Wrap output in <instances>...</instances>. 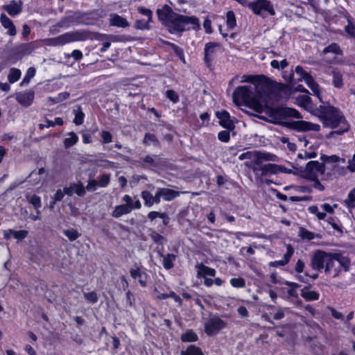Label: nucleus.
Here are the masks:
<instances>
[{"label": "nucleus", "mask_w": 355, "mask_h": 355, "mask_svg": "<svg viewBox=\"0 0 355 355\" xmlns=\"http://www.w3.org/2000/svg\"><path fill=\"white\" fill-rule=\"evenodd\" d=\"M267 94V87L259 92L254 89L252 85H244L235 89L232 98L236 105H245L258 113H261L266 106Z\"/></svg>", "instance_id": "obj_3"}, {"label": "nucleus", "mask_w": 355, "mask_h": 355, "mask_svg": "<svg viewBox=\"0 0 355 355\" xmlns=\"http://www.w3.org/2000/svg\"><path fill=\"white\" fill-rule=\"evenodd\" d=\"M216 116L219 120V124L227 129H233L234 128L235 119L232 117L228 112L221 110L216 112Z\"/></svg>", "instance_id": "obj_12"}, {"label": "nucleus", "mask_w": 355, "mask_h": 355, "mask_svg": "<svg viewBox=\"0 0 355 355\" xmlns=\"http://www.w3.org/2000/svg\"><path fill=\"white\" fill-rule=\"evenodd\" d=\"M301 295L306 301H314L319 299V293L316 291H311L307 288H304L301 291Z\"/></svg>", "instance_id": "obj_30"}, {"label": "nucleus", "mask_w": 355, "mask_h": 355, "mask_svg": "<svg viewBox=\"0 0 355 355\" xmlns=\"http://www.w3.org/2000/svg\"><path fill=\"white\" fill-rule=\"evenodd\" d=\"M248 8H250L254 15L263 17L267 15L274 16L275 15L274 6L270 0H254L250 2Z\"/></svg>", "instance_id": "obj_8"}, {"label": "nucleus", "mask_w": 355, "mask_h": 355, "mask_svg": "<svg viewBox=\"0 0 355 355\" xmlns=\"http://www.w3.org/2000/svg\"><path fill=\"white\" fill-rule=\"evenodd\" d=\"M34 97L35 94L33 91L19 92L16 94L17 101L24 107L30 106L34 100Z\"/></svg>", "instance_id": "obj_17"}, {"label": "nucleus", "mask_w": 355, "mask_h": 355, "mask_svg": "<svg viewBox=\"0 0 355 355\" xmlns=\"http://www.w3.org/2000/svg\"><path fill=\"white\" fill-rule=\"evenodd\" d=\"M225 325V322L217 316H213L205 323V331L207 335H213L223 329Z\"/></svg>", "instance_id": "obj_10"}, {"label": "nucleus", "mask_w": 355, "mask_h": 355, "mask_svg": "<svg viewBox=\"0 0 355 355\" xmlns=\"http://www.w3.org/2000/svg\"><path fill=\"white\" fill-rule=\"evenodd\" d=\"M183 342H195L198 340L197 334L192 330H188L181 336Z\"/></svg>", "instance_id": "obj_35"}, {"label": "nucleus", "mask_w": 355, "mask_h": 355, "mask_svg": "<svg viewBox=\"0 0 355 355\" xmlns=\"http://www.w3.org/2000/svg\"><path fill=\"white\" fill-rule=\"evenodd\" d=\"M21 73V71L16 68H12L10 70L8 79L10 83H14L19 80Z\"/></svg>", "instance_id": "obj_34"}, {"label": "nucleus", "mask_w": 355, "mask_h": 355, "mask_svg": "<svg viewBox=\"0 0 355 355\" xmlns=\"http://www.w3.org/2000/svg\"><path fill=\"white\" fill-rule=\"evenodd\" d=\"M218 138L220 141L227 142L230 140V132L226 130H222L219 132L218 135Z\"/></svg>", "instance_id": "obj_52"}, {"label": "nucleus", "mask_w": 355, "mask_h": 355, "mask_svg": "<svg viewBox=\"0 0 355 355\" xmlns=\"http://www.w3.org/2000/svg\"><path fill=\"white\" fill-rule=\"evenodd\" d=\"M98 182L94 179H90L88 181L87 185L86 186V189L88 191H94L96 189L98 185Z\"/></svg>", "instance_id": "obj_56"}, {"label": "nucleus", "mask_w": 355, "mask_h": 355, "mask_svg": "<svg viewBox=\"0 0 355 355\" xmlns=\"http://www.w3.org/2000/svg\"><path fill=\"white\" fill-rule=\"evenodd\" d=\"M304 262L300 259L297 260L296 265H295V271L297 273H302L304 271Z\"/></svg>", "instance_id": "obj_62"}, {"label": "nucleus", "mask_w": 355, "mask_h": 355, "mask_svg": "<svg viewBox=\"0 0 355 355\" xmlns=\"http://www.w3.org/2000/svg\"><path fill=\"white\" fill-rule=\"evenodd\" d=\"M26 198L28 202L33 205L37 213H40V208L41 207V199L40 197L33 195L32 196H27Z\"/></svg>", "instance_id": "obj_36"}, {"label": "nucleus", "mask_w": 355, "mask_h": 355, "mask_svg": "<svg viewBox=\"0 0 355 355\" xmlns=\"http://www.w3.org/2000/svg\"><path fill=\"white\" fill-rule=\"evenodd\" d=\"M219 48V44L216 42H209L205 45V62L207 65L211 64L217 50Z\"/></svg>", "instance_id": "obj_18"}, {"label": "nucleus", "mask_w": 355, "mask_h": 355, "mask_svg": "<svg viewBox=\"0 0 355 355\" xmlns=\"http://www.w3.org/2000/svg\"><path fill=\"white\" fill-rule=\"evenodd\" d=\"M230 282L234 288H243L245 286V282L243 278H232Z\"/></svg>", "instance_id": "obj_45"}, {"label": "nucleus", "mask_w": 355, "mask_h": 355, "mask_svg": "<svg viewBox=\"0 0 355 355\" xmlns=\"http://www.w3.org/2000/svg\"><path fill=\"white\" fill-rule=\"evenodd\" d=\"M138 11L147 17L148 18V21H151V19H152V12L151 10H150L149 9H147V8H143V7H139L138 8Z\"/></svg>", "instance_id": "obj_54"}, {"label": "nucleus", "mask_w": 355, "mask_h": 355, "mask_svg": "<svg viewBox=\"0 0 355 355\" xmlns=\"http://www.w3.org/2000/svg\"><path fill=\"white\" fill-rule=\"evenodd\" d=\"M320 207L324 211H320L319 208L315 205L310 206L308 210L311 214L315 215L318 220H324L326 218L327 214H334L331 205L328 203L321 205Z\"/></svg>", "instance_id": "obj_14"}, {"label": "nucleus", "mask_w": 355, "mask_h": 355, "mask_svg": "<svg viewBox=\"0 0 355 355\" xmlns=\"http://www.w3.org/2000/svg\"><path fill=\"white\" fill-rule=\"evenodd\" d=\"M69 96V94L67 92H62L60 93L55 98V103H59L64 100H66Z\"/></svg>", "instance_id": "obj_60"}, {"label": "nucleus", "mask_w": 355, "mask_h": 355, "mask_svg": "<svg viewBox=\"0 0 355 355\" xmlns=\"http://www.w3.org/2000/svg\"><path fill=\"white\" fill-rule=\"evenodd\" d=\"M286 114H288V116H293L294 118H297V119L301 118V115H300V112L297 110L293 109V108L288 109L286 111Z\"/></svg>", "instance_id": "obj_59"}, {"label": "nucleus", "mask_w": 355, "mask_h": 355, "mask_svg": "<svg viewBox=\"0 0 355 355\" xmlns=\"http://www.w3.org/2000/svg\"><path fill=\"white\" fill-rule=\"evenodd\" d=\"M345 31L349 36L355 39V25L349 19H347V25L345 27Z\"/></svg>", "instance_id": "obj_40"}, {"label": "nucleus", "mask_w": 355, "mask_h": 355, "mask_svg": "<svg viewBox=\"0 0 355 355\" xmlns=\"http://www.w3.org/2000/svg\"><path fill=\"white\" fill-rule=\"evenodd\" d=\"M164 216H165L164 214H162V213H159L157 211H154L149 212L148 214V217L150 220H153L154 219H155L157 217L163 218L164 217Z\"/></svg>", "instance_id": "obj_58"}, {"label": "nucleus", "mask_w": 355, "mask_h": 355, "mask_svg": "<svg viewBox=\"0 0 355 355\" xmlns=\"http://www.w3.org/2000/svg\"><path fill=\"white\" fill-rule=\"evenodd\" d=\"M292 127L299 131H315L318 132L320 130L319 124L311 123L305 121H295L293 123Z\"/></svg>", "instance_id": "obj_16"}, {"label": "nucleus", "mask_w": 355, "mask_h": 355, "mask_svg": "<svg viewBox=\"0 0 355 355\" xmlns=\"http://www.w3.org/2000/svg\"><path fill=\"white\" fill-rule=\"evenodd\" d=\"M311 264L313 269H324L326 275L335 278L339 276L343 270H349L351 260L343 253L318 250L313 255Z\"/></svg>", "instance_id": "obj_1"}, {"label": "nucleus", "mask_w": 355, "mask_h": 355, "mask_svg": "<svg viewBox=\"0 0 355 355\" xmlns=\"http://www.w3.org/2000/svg\"><path fill=\"white\" fill-rule=\"evenodd\" d=\"M287 252L284 255V257L282 260L272 261L269 263L270 266L278 267V266H284L286 265L290 261L292 255L293 254L294 250L291 245H287Z\"/></svg>", "instance_id": "obj_21"}, {"label": "nucleus", "mask_w": 355, "mask_h": 355, "mask_svg": "<svg viewBox=\"0 0 355 355\" xmlns=\"http://www.w3.org/2000/svg\"><path fill=\"white\" fill-rule=\"evenodd\" d=\"M295 72L300 76L299 80L304 81L306 85L312 91L313 94L319 99L320 102L323 103L321 96L322 89L314 80L313 78L308 72L304 71L301 66H297L295 67Z\"/></svg>", "instance_id": "obj_9"}, {"label": "nucleus", "mask_w": 355, "mask_h": 355, "mask_svg": "<svg viewBox=\"0 0 355 355\" xmlns=\"http://www.w3.org/2000/svg\"><path fill=\"white\" fill-rule=\"evenodd\" d=\"M156 141L155 137L152 134H146L144 137V143L146 144H150L151 143H154Z\"/></svg>", "instance_id": "obj_61"}, {"label": "nucleus", "mask_w": 355, "mask_h": 355, "mask_svg": "<svg viewBox=\"0 0 355 355\" xmlns=\"http://www.w3.org/2000/svg\"><path fill=\"white\" fill-rule=\"evenodd\" d=\"M77 40L76 35L72 33H67L59 35L57 37L48 39L45 41L46 44L51 46L64 45Z\"/></svg>", "instance_id": "obj_11"}, {"label": "nucleus", "mask_w": 355, "mask_h": 355, "mask_svg": "<svg viewBox=\"0 0 355 355\" xmlns=\"http://www.w3.org/2000/svg\"><path fill=\"white\" fill-rule=\"evenodd\" d=\"M321 159L323 162H332V163H337V162H342L343 163H345V159H341V158H340L339 157H338L336 155L328 156V155H322L321 156Z\"/></svg>", "instance_id": "obj_39"}, {"label": "nucleus", "mask_w": 355, "mask_h": 355, "mask_svg": "<svg viewBox=\"0 0 355 355\" xmlns=\"http://www.w3.org/2000/svg\"><path fill=\"white\" fill-rule=\"evenodd\" d=\"M110 24L111 26L119 28H126L129 26V22L125 18L116 14L110 15Z\"/></svg>", "instance_id": "obj_26"}, {"label": "nucleus", "mask_w": 355, "mask_h": 355, "mask_svg": "<svg viewBox=\"0 0 355 355\" xmlns=\"http://www.w3.org/2000/svg\"><path fill=\"white\" fill-rule=\"evenodd\" d=\"M130 272L131 277L137 280L141 286L144 287L147 285L148 275L144 267L135 266L130 269Z\"/></svg>", "instance_id": "obj_13"}, {"label": "nucleus", "mask_w": 355, "mask_h": 355, "mask_svg": "<svg viewBox=\"0 0 355 355\" xmlns=\"http://www.w3.org/2000/svg\"><path fill=\"white\" fill-rule=\"evenodd\" d=\"M275 88L277 90H279L282 94L288 96L292 94V88L288 85L279 83L276 85Z\"/></svg>", "instance_id": "obj_43"}, {"label": "nucleus", "mask_w": 355, "mask_h": 355, "mask_svg": "<svg viewBox=\"0 0 355 355\" xmlns=\"http://www.w3.org/2000/svg\"><path fill=\"white\" fill-rule=\"evenodd\" d=\"M141 198L144 200L145 205L148 207L153 206L154 204L160 202L157 191L155 193V196H153L150 192L144 191L141 192Z\"/></svg>", "instance_id": "obj_24"}, {"label": "nucleus", "mask_w": 355, "mask_h": 355, "mask_svg": "<svg viewBox=\"0 0 355 355\" xmlns=\"http://www.w3.org/2000/svg\"><path fill=\"white\" fill-rule=\"evenodd\" d=\"M78 140L79 138L75 132H69L66 135V138L63 141L64 146L66 148H70L75 145L78 141Z\"/></svg>", "instance_id": "obj_31"}, {"label": "nucleus", "mask_w": 355, "mask_h": 355, "mask_svg": "<svg viewBox=\"0 0 355 355\" xmlns=\"http://www.w3.org/2000/svg\"><path fill=\"white\" fill-rule=\"evenodd\" d=\"M347 168L352 173L355 172V154L349 159Z\"/></svg>", "instance_id": "obj_63"}, {"label": "nucleus", "mask_w": 355, "mask_h": 355, "mask_svg": "<svg viewBox=\"0 0 355 355\" xmlns=\"http://www.w3.org/2000/svg\"><path fill=\"white\" fill-rule=\"evenodd\" d=\"M101 136L103 139V144H109L112 141V136L111 133L108 131L103 130L101 132Z\"/></svg>", "instance_id": "obj_51"}, {"label": "nucleus", "mask_w": 355, "mask_h": 355, "mask_svg": "<svg viewBox=\"0 0 355 355\" xmlns=\"http://www.w3.org/2000/svg\"><path fill=\"white\" fill-rule=\"evenodd\" d=\"M110 180V175L103 174L99 177L98 184L101 187H105L106 186L108 185Z\"/></svg>", "instance_id": "obj_46"}, {"label": "nucleus", "mask_w": 355, "mask_h": 355, "mask_svg": "<svg viewBox=\"0 0 355 355\" xmlns=\"http://www.w3.org/2000/svg\"><path fill=\"white\" fill-rule=\"evenodd\" d=\"M166 96L173 103H177L179 101V96L173 90H167Z\"/></svg>", "instance_id": "obj_49"}, {"label": "nucleus", "mask_w": 355, "mask_h": 355, "mask_svg": "<svg viewBox=\"0 0 355 355\" xmlns=\"http://www.w3.org/2000/svg\"><path fill=\"white\" fill-rule=\"evenodd\" d=\"M196 268L198 277L206 278L208 277H214L216 272L215 269L209 268L202 263L197 265Z\"/></svg>", "instance_id": "obj_22"}, {"label": "nucleus", "mask_w": 355, "mask_h": 355, "mask_svg": "<svg viewBox=\"0 0 355 355\" xmlns=\"http://www.w3.org/2000/svg\"><path fill=\"white\" fill-rule=\"evenodd\" d=\"M329 53H332L335 55H339L341 53V50L340 46L337 44L332 43L323 50V53L324 55Z\"/></svg>", "instance_id": "obj_38"}, {"label": "nucleus", "mask_w": 355, "mask_h": 355, "mask_svg": "<svg viewBox=\"0 0 355 355\" xmlns=\"http://www.w3.org/2000/svg\"><path fill=\"white\" fill-rule=\"evenodd\" d=\"M343 203L349 211L355 207V187L349 192Z\"/></svg>", "instance_id": "obj_29"}, {"label": "nucleus", "mask_w": 355, "mask_h": 355, "mask_svg": "<svg viewBox=\"0 0 355 355\" xmlns=\"http://www.w3.org/2000/svg\"><path fill=\"white\" fill-rule=\"evenodd\" d=\"M158 254L161 258V263L166 270H170L174 266L176 255L171 253L164 254L159 251Z\"/></svg>", "instance_id": "obj_20"}, {"label": "nucleus", "mask_w": 355, "mask_h": 355, "mask_svg": "<svg viewBox=\"0 0 355 355\" xmlns=\"http://www.w3.org/2000/svg\"><path fill=\"white\" fill-rule=\"evenodd\" d=\"M333 84L334 87L340 88L343 85V75L340 70L334 69L332 70Z\"/></svg>", "instance_id": "obj_32"}, {"label": "nucleus", "mask_w": 355, "mask_h": 355, "mask_svg": "<svg viewBox=\"0 0 355 355\" xmlns=\"http://www.w3.org/2000/svg\"><path fill=\"white\" fill-rule=\"evenodd\" d=\"M123 201L125 202L123 205L130 209V212L133 209L141 208V202L138 198H135L133 199L129 195H125L123 197Z\"/></svg>", "instance_id": "obj_27"}, {"label": "nucleus", "mask_w": 355, "mask_h": 355, "mask_svg": "<svg viewBox=\"0 0 355 355\" xmlns=\"http://www.w3.org/2000/svg\"><path fill=\"white\" fill-rule=\"evenodd\" d=\"M85 187L81 182L71 184L69 187H64V192L67 195L71 196L73 193H76L78 196H83L85 194Z\"/></svg>", "instance_id": "obj_23"}, {"label": "nucleus", "mask_w": 355, "mask_h": 355, "mask_svg": "<svg viewBox=\"0 0 355 355\" xmlns=\"http://www.w3.org/2000/svg\"><path fill=\"white\" fill-rule=\"evenodd\" d=\"M181 355H204L201 349L194 345H190Z\"/></svg>", "instance_id": "obj_37"}, {"label": "nucleus", "mask_w": 355, "mask_h": 355, "mask_svg": "<svg viewBox=\"0 0 355 355\" xmlns=\"http://www.w3.org/2000/svg\"><path fill=\"white\" fill-rule=\"evenodd\" d=\"M288 62L286 60H283L282 61H277L276 60H273L270 62V65L272 68L277 69H284L286 67L288 66Z\"/></svg>", "instance_id": "obj_44"}, {"label": "nucleus", "mask_w": 355, "mask_h": 355, "mask_svg": "<svg viewBox=\"0 0 355 355\" xmlns=\"http://www.w3.org/2000/svg\"><path fill=\"white\" fill-rule=\"evenodd\" d=\"M3 8L11 16L17 15L21 10V3L15 1H11L8 5L3 6Z\"/></svg>", "instance_id": "obj_28"}, {"label": "nucleus", "mask_w": 355, "mask_h": 355, "mask_svg": "<svg viewBox=\"0 0 355 355\" xmlns=\"http://www.w3.org/2000/svg\"><path fill=\"white\" fill-rule=\"evenodd\" d=\"M85 299L91 303H96L98 301V296L95 292H89L84 294Z\"/></svg>", "instance_id": "obj_50"}, {"label": "nucleus", "mask_w": 355, "mask_h": 355, "mask_svg": "<svg viewBox=\"0 0 355 355\" xmlns=\"http://www.w3.org/2000/svg\"><path fill=\"white\" fill-rule=\"evenodd\" d=\"M64 234L70 240L75 241L80 236V234L76 230L69 229L64 231Z\"/></svg>", "instance_id": "obj_42"}, {"label": "nucleus", "mask_w": 355, "mask_h": 355, "mask_svg": "<svg viewBox=\"0 0 355 355\" xmlns=\"http://www.w3.org/2000/svg\"><path fill=\"white\" fill-rule=\"evenodd\" d=\"M65 194L66 193L64 192V189L63 190L58 189L53 196L54 202L52 205H51V208L53 207V204L55 202L61 200Z\"/></svg>", "instance_id": "obj_53"}, {"label": "nucleus", "mask_w": 355, "mask_h": 355, "mask_svg": "<svg viewBox=\"0 0 355 355\" xmlns=\"http://www.w3.org/2000/svg\"><path fill=\"white\" fill-rule=\"evenodd\" d=\"M159 201L161 200V198H162L164 200L166 201H171L179 196L180 192L168 189V188H162L159 189L157 190Z\"/></svg>", "instance_id": "obj_19"}, {"label": "nucleus", "mask_w": 355, "mask_h": 355, "mask_svg": "<svg viewBox=\"0 0 355 355\" xmlns=\"http://www.w3.org/2000/svg\"><path fill=\"white\" fill-rule=\"evenodd\" d=\"M28 233L26 230H13V238L17 241H21L27 236Z\"/></svg>", "instance_id": "obj_47"}, {"label": "nucleus", "mask_w": 355, "mask_h": 355, "mask_svg": "<svg viewBox=\"0 0 355 355\" xmlns=\"http://www.w3.org/2000/svg\"><path fill=\"white\" fill-rule=\"evenodd\" d=\"M150 236L155 243H162L164 240V237L156 232H153Z\"/></svg>", "instance_id": "obj_64"}, {"label": "nucleus", "mask_w": 355, "mask_h": 355, "mask_svg": "<svg viewBox=\"0 0 355 355\" xmlns=\"http://www.w3.org/2000/svg\"><path fill=\"white\" fill-rule=\"evenodd\" d=\"M267 78L264 76H253V75H243L241 76H236L230 81L229 85H234L237 83H250L249 85H252L254 89L261 91L264 87H267L266 85Z\"/></svg>", "instance_id": "obj_7"}, {"label": "nucleus", "mask_w": 355, "mask_h": 355, "mask_svg": "<svg viewBox=\"0 0 355 355\" xmlns=\"http://www.w3.org/2000/svg\"><path fill=\"white\" fill-rule=\"evenodd\" d=\"M203 27L206 33L210 34L212 32L211 30V21L209 19L206 18L203 23Z\"/></svg>", "instance_id": "obj_57"}, {"label": "nucleus", "mask_w": 355, "mask_h": 355, "mask_svg": "<svg viewBox=\"0 0 355 355\" xmlns=\"http://www.w3.org/2000/svg\"><path fill=\"white\" fill-rule=\"evenodd\" d=\"M226 17L227 26L230 28H233L236 24L234 13L232 11H228L227 12Z\"/></svg>", "instance_id": "obj_41"}, {"label": "nucleus", "mask_w": 355, "mask_h": 355, "mask_svg": "<svg viewBox=\"0 0 355 355\" xmlns=\"http://www.w3.org/2000/svg\"><path fill=\"white\" fill-rule=\"evenodd\" d=\"M84 116H85V114L81 110H75V118H74L73 122L76 125L82 124L84 121Z\"/></svg>", "instance_id": "obj_48"}, {"label": "nucleus", "mask_w": 355, "mask_h": 355, "mask_svg": "<svg viewBox=\"0 0 355 355\" xmlns=\"http://www.w3.org/2000/svg\"><path fill=\"white\" fill-rule=\"evenodd\" d=\"M159 19L168 28L171 33H176L190 29L200 28L199 20L194 16H186L175 13L168 7L157 10Z\"/></svg>", "instance_id": "obj_4"}, {"label": "nucleus", "mask_w": 355, "mask_h": 355, "mask_svg": "<svg viewBox=\"0 0 355 355\" xmlns=\"http://www.w3.org/2000/svg\"><path fill=\"white\" fill-rule=\"evenodd\" d=\"M0 21L2 26L8 30V33L12 36L16 35V28L12 21L4 14L2 13L0 16Z\"/></svg>", "instance_id": "obj_25"}, {"label": "nucleus", "mask_w": 355, "mask_h": 355, "mask_svg": "<svg viewBox=\"0 0 355 355\" xmlns=\"http://www.w3.org/2000/svg\"><path fill=\"white\" fill-rule=\"evenodd\" d=\"M309 94L299 95L295 98V103L309 112L313 115V112L315 108L313 107V105L312 103V100L311 97L308 95Z\"/></svg>", "instance_id": "obj_15"}, {"label": "nucleus", "mask_w": 355, "mask_h": 355, "mask_svg": "<svg viewBox=\"0 0 355 355\" xmlns=\"http://www.w3.org/2000/svg\"><path fill=\"white\" fill-rule=\"evenodd\" d=\"M313 115L317 116L323 125L327 128L334 129L340 128L338 134L347 132L349 125L347 123L343 112L338 108L329 104L320 105L315 107Z\"/></svg>", "instance_id": "obj_5"}, {"label": "nucleus", "mask_w": 355, "mask_h": 355, "mask_svg": "<svg viewBox=\"0 0 355 355\" xmlns=\"http://www.w3.org/2000/svg\"><path fill=\"white\" fill-rule=\"evenodd\" d=\"M295 168L299 176L311 181L319 179L320 177L324 175L325 171L324 164L318 161H310L305 166H299Z\"/></svg>", "instance_id": "obj_6"}, {"label": "nucleus", "mask_w": 355, "mask_h": 355, "mask_svg": "<svg viewBox=\"0 0 355 355\" xmlns=\"http://www.w3.org/2000/svg\"><path fill=\"white\" fill-rule=\"evenodd\" d=\"M327 222L329 225H331V226L332 227V228L335 230H336L337 232H340V233H342L343 232V230H342V227L340 225H338V223H336L334 218H329L327 219Z\"/></svg>", "instance_id": "obj_55"}, {"label": "nucleus", "mask_w": 355, "mask_h": 355, "mask_svg": "<svg viewBox=\"0 0 355 355\" xmlns=\"http://www.w3.org/2000/svg\"><path fill=\"white\" fill-rule=\"evenodd\" d=\"M240 160L248 159L245 165L254 172L256 178H262L270 175H275L284 171V168L275 164H266L263 162L279 161V157L272 153L266 151H247L239 156Z\"/></svg>", "instance_id": "obj_2"}, {"label": "nucleus", "mask_w": 355, "mask_h": 355, "mask_svg": "<svg viewBox=\"0 0 355 355\" xmlns=\"http://www.w3.org/2000/svg\"><path fill=\"white\" fill-rule=\"evenodd\" d=\"M130 213V209L124 205H117L112 212V216L114 218H119L123 215Z\"/></svg>", "instance_id": "obj_33"}]
</instances>
